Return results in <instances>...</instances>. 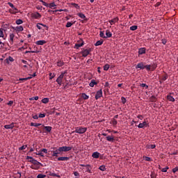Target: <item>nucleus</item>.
I'll use <instances>...</instances> for the list:
<instances>
[{"instance_id": "f257e3e1", "label": "nucleus", "mask_w": 178, "mask_h": 178, "mask_svg": "<svg viewBox=\"0 0 178 178\" xmlns=\"http://www.w3.org/2000/svg\"><path fill=\"white\" fill-rule=\"evenodd\" d=\"M53 151H51V156H55L56 158H58L59 155H62V150L60 147L56 148V147H52Z\"/></svg>"}, {"instance_id": "f03ea898", "label": "nucleus", "mask_w": 178, "mask_h": 178, "mask_svg": "<svg viewBox=\"0 0 178 178\" xmlns=\"http://www.w3.org/2000/svg\"><path fill=\"white\" fill-rule=\"evenodd\" d=\"M87 131V127H77L72 133H77L78 134H84Z\"/></svg>"}, {"instance_id": "7ed1b4c3", "label": "nucleus", "mask_w": 178, "mask_h": 178, "mask_svg": "<svg viewBox=\"0 0 178 178\" xmlns=\"http://www.w3.org/2000/svg\"><path fill=\"white\" fill-rule=\"evenodd\" d=\"M66 72H62L61 74L57 78L56 83L58 86H62V81H63V77H65V74H66Z\"/></svg>"}, {"instance_id": "20e7f679", "label": "nucleus", "mask_w": 178, "mask_h": 178, "mask_svg": "<svg viewBox=\"0 0 178 178\" xmlns=\"http://www.w3.org/2000/svg\"><path fill=\"white\" fill-rule=\"evenodd\" d=\"M60 149H61V152H69V151H72V147L70 146H63V147H60Z\"/></svg>"}, {"instance_id": "39448f33", "label": "nucleus", "mask_w": 178, "mask_h": 178, "mask_svg": "<svg viewBox=\"0 0 178 178\" xmlns=\"http://www.w3.org/2000/svg\"><path fill=\"white\" fill-rule=\"evenodd\" d=\"M90 52H91V49H86L81 51L82 56H83V58L88 56V55H90Z\"/></svg>"}, {"instance_id": "423d86ee", "label": "nucleus", "mask_w": 178, "mask_h": 178, "mask_svg": "<svg viewBox=\"0 0 178 178\" xmlns=\"http://www.w3.org/2000/svg\"><path fill=\"white\" fill-rule=\"evenodd\" d=\"M136 69H140V70H144L145 69V65H144V63L141 62L136 65Z\"/></svg>"}, {"instance_id": "0eeeda50", "label": "nucleus", "mask_w": 178, "mask_h": 178, "mask_svg": "<svg viewBox=\"0 0 178 178\" xmlns=\"http://www.w3.org/2000/svg\"><path fill=\"white\" fill-rule=\"evenodd\" d=\"M101 97H102V89H100L99 90H98L96 93L95 95V99H99V98H101Z\"/></svg>"}, {"instance_id": "6e6552de", "label": "nucleus", "mask_w": 178, "mask_h": 178, "mask_svg": "<svg viewBox=\"0 0 178 178\" xmlns=\"http://www.w3.org/2000/svg\"><path fill=\"white\" fill-rule=\"evenodd\" d=\"M147 126H149L148 123H147V122L144 121L143 122L140 123L138 125V129H143V127H147Z\"/></svg>"}, {"instance_id": "1a4fd4ad", "label": "nucleus", "mask_w": 178, "mask_h": 178, "mask_svg": "<svg viewBox=\"0 0 178 178\" xmlns=\"http://www.w3.org/2000/svg\"><path fill=\"white\" fill-rule=\"evenodd\" d=\"M99 155H101L99 152H95L92 154V158H94L95 159H98V158H99Z\"/></svg>"}, {"instance_id": "9d476101", "label": "nucleus", "mask_w": 178, "mask_h": 178, "mask_svg": "<svg viewBox=\"0 0 178 178\" xmlns=\"http://www.w3.org/2000/svg\"><path fill=\"white\" fill-rule=\"evenodd\" d=\"M15 127V123L13 122L10 124H6L4 126V128L6 129L7 130H9V129H12Z\"/></svg>"}, {"instance_id": "9b49d317", "label": "nucleus", "mask_w": 178, "mask_h": 178, "mask_svg": "<svg viewBox=\"0 0 178 178\" xmlns=\"http://www.w3.org/2000/svg\"><path fill=\"white\" fill-rule=\"evenodd\" d=\"M106 140L109 141L110 143H113L115 141V137L113 136H108L106 137Z\"/></svg>"}, {"instance_id": "f8f14e48", "label": "nucleus", "mask_w": 178, "mask_h": 178, "mask_svg": "<svg viewBox=\"0 0 178 178\" xmlns=\"http://www.w3.org/2000/svg\"><path fill=\"white\" fill-rule=\"evenodd\" d=\"M77 16H79V17H80L81 19H85L86 22H87L88 20V19H87V17H86V15L83 13H78Z\"/></svg>"}, {"instance_id": "ddd939ff", "label": "nucleus", "mask_w": 178, "mask_h": 178, "mask_svg": "<svg viewBox=\"0 0 178 178\" xmlns=\"http://www.w3.org/2000/svg\"><path fill=\"white\" fill-rule=\"evenodd\" d=\"M69 159H70V158L67 157V156H60V157H58L57 159V161H69Z\"/></svg>"}, {"instance_id": "4468645a", "label": "nucleus", "mask_w": 178, "mask_h": 178, "mask_svg": "<svg viewBox=\"0 0 178 178\" xmlns=\"http://www.w3.org/2000/svg\"><path fill=\"white\" fill-rule=\"evenodd\" d=\"M119 22V17H116L114 19L109 21V23L111 24H115V23H118Z\"/></svg>"}, {"instance_id": "2eb2a0df", "label": "nucleus", "mask_w": 178, "mask_h": 178, "mask_svg": "<svg viewBox=\"0 0 178 178\" xmlns=\"http://www.w3.org/2000/svg\"><path fill=\"white\" fill-rule=\"evenodd\" d=\"M42 127H44L47 133H51V131H52V127H46L45 125L42 124Z\"/></svg>"}, {"instance_id": "dca6fc26", "label": "nucleus", "mask_w": 178, "mask_h": 178, "mask_svg": "<svg viewBox=\"0 0 178 178\" xmlns=\"http://www.w3.org/2000/svg\"><path fill=\"white\" fill-rule=\"evenodd\" d=\"M32 17H33V19H40L41 17V14H40V13H35L32 14Z\"/></svg>"}, {"instance_id": "f3484780", "label": "nucleus", "mask_w": 178, "mask_h": 178, "mask_svg": "<svg viewBox=\"0 0 178 178\" xmlns=\"http://www.w3.org/2000/svg\"><path fill=\"white\" fill-rule=\"evenodd\" d=\"M146 49L145 47L140 48L138 50V54L139 55H144L145 54Z\"/></svg>"}, {"instance_id": "a211bd4d", "label": "nucleus", "mask_w": 178, "mask_h": 178, "mask_svg": "<svg viewBox=\"0 0 178 178\" xmlns=\"http://www.w3.org/2000/svg\"><path fill=\"white\" fill-rule=\"evenodd\" d=\"M36 45H44V44H47L46 40H38L35 42Z\"/></svg>"}, {"instance_id": "6ab92c4d", "label": "nucleus", "mask_w": 178, "mask_h": 178, "mask_svg": "<svg viewBox=\"0 0 178 178\" xmlns=\"http://www.w3.org/2000/svg\"><path fill=\"white\" fill-rule=\"evenodd\" d=\"M104 44V40L101 39L100 40H98L95 44V47H99V45H102Z\"/></svg>"}, {"instance_id": "aec40b11", "label": "nucleus", "mask_w": 178, "mask_h": 178, "mask_svg": "<svg viewBox=\"0 0 178 178\" xmlns=\"http://www.w3.org/2000/svg\"><path fill=\"white\" fill-rule=\"evenodd\" d=\"M106 38H111V37H112V33L111 32V31L108 29L106 31Z\"/></svg>"}, {"instance_id": "412c9836", "label": "nucleus", "mask_w": 178, "mask_h": 178, "mask_svg": "<svg viewBox=\"0 0 178 178\" xmlns=\"http://www.w3.org/2000/svg\"><path fill=\"white\" fill-rule=\"evenodd\" d=\"M83 45H84V42H82L81 43H76L75 44L74 48H76V49H79V48L83 47Z\"/></svg>"}, {"instance_id": "4be33fe9", "label": "nucleus", "mask_w": 178, "mask_h": 178, "mask_svg": "<svg viewBox=\"0 0 178 178\" xmlns=\"http://www.w3.org/2000/svg\"><path fill=\"white\" fill-rule=\"evenodd\" d=\"M167 99L170 102H175V99L173 98V96H171L170 95H167Z\"/></svg>"}, {"instance_id": "5701e85b", "label": "nucleus", "mask_w": 178, "mask_h": 178, "mask_svg": "<svg viewBox=\"0 0 178 178\" xmlns=\"http://www.w3.org/2000/svg\"><path fill=\"white\" fill-rule=\"evenodd\" d=\"M137 29H138V26L136 25H134L130 26L129 30H131V31H136V30H137Z\"/></svg>"}, {"instance_id": "b1692460", "label": "nucleus", "mask_w": 178, "mask_h": 178, "mask_svg": "<svg viewBox=\"0 0 178 178\" xmlns=\"http://www.w3.org/2000/svg\"><path fill=\"white\" fill-rule=\"evenodd\" d=\"M63 65H65V63L62 60H58L57 62V66H58V67H62V66H63Z\"/></svg>"}, {"instance_id": "393cba45", "label": "nucleus", "mask_w": 178, "mask_h": 178, "mask_svg": "<svg viewBox=\"0 0 178 178\" xmlns=\"http://www.w3.org/2000/svg\"><path fill=\"white\" fill-rule=\"evenodd\" d=\"M90 87H94V86H97V82L95 80L92 79L89 84Z\"/></svg>"}, {"instance_id": "a878e982", "label": "nucleus", "mask_w": 178, "mask_h": 178, "mask_svg": "<svg viewBox=\"0 0 178 178\" xmlns=\"http://www.w3.org/2000/svg\"><path fill=\"white\" fill-rule=\"evenodd\" d=\"M168 74H165L164 75L162 76L161 80L162 81H166L168 80Z\"/></svg>"}, {"instance_id": "bb28decb", "label": "nucleus", "mask_w": 178, "mask_h": 178, "mask_svg": "<svg viewBox=\"0 0 178 178\" xmlns=\"http://www.w3.org/2000/svg\"><path fill=\"white\" fill-rule=\"evenodd\" d=\"M31 126H33L34 127H38V126H42V124L31 122Z\"/></svg>"}, {"instance_id": "cd10ccee", "label": "nucleus", "mask_w": 178, "mask_h": 178, "mask_svg": "<svg viewBox=\"0 0 178 178\" xmlns=\"http://www.w3.org/2000/svg\"><path fill=\"white\" fill-rule=\"evenodd\" d=\"M81 98H83V99H88L90 97L87 95L86 93H82Z\"/></svg>"}, {"instance_id": "c85d7f7f", "label": "nucleus", "mask_w": 178, "mask_h": 178, "mask_svg": "<svg viewBox=\"0 0 178 178\" xmlns=\"http://www.w3.org/2000/svg\"><path fill=\"white\" fill-rule=\"evenodd\" d=\"M42 104H48V102H49V98H44L42 99Z\"/></svg>"}, {"instance_id": "c756f323", "label": "nucleus", "mask_w": 178, "mask_h": 178, "mask_svg": "<svg viewBox=\"0 0 178 178\" xmlns=\"http://www.w3.org/2000/svg\"><path fill=\"white\" fill-rule=\"evenodd\" d=\"M13 38H15V34H10V42H12V44H13Z\"/></svg>"}, {"instance_id": "7c9ffc66", "label": "nucleus", "mask_w": 178, "mask_h": 178, "mask_svg": "<svg viewBox=\"0 0 178 178\" xmlns=\"http://www.w3.org/2000/svg\"><path fill=\"white\" fill-rule=\"evenodd\" d=\"M149 100L151 101V102H155L156 101V97L152 95L149 97Z\"/></svg>"}, {"instance_id": "2f4dec72", "label": "nucleus", "mask_w": 178, "mask_h": 178, "mask_svg": "<svg viewBox=\"0 0 178 178\" xmlns=\"http://www.w3.org/2000/svg\"><path fill=\"white\" fill-rule=\"evenodd\" d=\"M16 31H23L24 29L22 26H18L15 28Z\"/></svg>"}, {"instance_id": "473e14b6", "label": "nucleus", "mask_w": 178, "mask_h": 178, "mask_svg": "<svg viewBox=\"0 0 178 178\" xmlns=\"http://www.w3.org/2000/svg\"><path fill=\"white\" fill-rule=\"evenodd\" d=\"M56 6V4H55V2L49 3L48 8H50V9H52V8H55Z\"/></svg>"}, {"instance_id": "72a5a7b5", "label": "nucleus", "mask_w": 178, "mask_h": 178, "mask_svg": "<svg viewBox=\"0 0 178 178\" xmlns=\"http://www.w3.org/2000/svg\"><path fill=\"white\" fill-rule=\"evenodd\" d=\"M99 37L101 38H106V36L105 35V33H104V31H100L99 33Z\"/></svg>"}, {"instance_id": "f704fd0d", "label": "nucleus", "mask_w": 178, "mask_h": 178, "mask_svg": "<svg viewBox=\"0 0 178 178\" xmlns=\"http://www.w3.org/2000/svg\"><path fill=\"white\" fill-rule=\"evenodd\" d=\"M8 5H9L10 7L12 8V9H14V10H17V8H16L15 7V6L13 5V3H10V2H8Z\"/></svg>"}, {"instance_id": "c9c22d12", "label": "nucleus", "mask_w": 178, "mask_h": 178, "mask_svg": "<svg viewBox=\"0 0 178 178\" xmlns=\"http://www.w3.org/2000/svg\"><path fill=\"white\" fill-rule=\"evenodd\" d=\"M109 67H110L109 64H106V65L104 66V70H105L106 72H108V70H109Z\"/></svg>"}, {"instance_id": "e433bc0d", "label": "nucleus", "mask_w": 178, "mask_h": 178, "mask_svg": "<svg viewBox=\"0 0 178 178\" xmlns=\"http://www.w3.org/2000/svg\"><path fill=\"white\" fill-rule=\"evenodd\" d=\"M5 35H3V29L1 28L0 29V38H3Z\"/></svg>"}, {"instance_id": "4c0bfd02", "label": "nucleus", "mask_w": 178, "mask_h": 178, "mask_svg": "<svg viewBox=\"0 0 178 178\" xmlns=\"http://www.w3.org/2000/svg\"><path fill=\"white\" fill-rule=\"evenodd\" d=\"M156 67H157L156 64H152L151 65V70H152V72H154V70H155V69H156Z\"/></svg>"}, {"instance_id": "58836bf2", "label": "nucleus", "mask_w": 178, "mask_h": 178, "mask_svg": "<svg viewBox=\"0 0 178 178\" xmlns=\"http://www.w3.org/2000/svg\"><path fill=\"white\" fill-rule=\"evenodd\" d=\"M99 170H102V172H105V170H106V168L105 167V165H101L99 168Z\"/></svg>"}, {"instance_id": "ea45409f", "label": "nucleus", "mask_w": 178, "mask_h": 178, "mask_svg": "<svg viewBox=\"0 0 178 178\" xmlns=\"http://www.w3.org/2000/svg\"><path fill=\"white\" fill-rule=\"evenodd\" d=\"M145 69H146V70H147V72H149V70H151V65H145Z\"/></svg>"}, {"instance_id": "a19ab883", "label": "nucleus", "mask_w": 178, "mask_h": 178, "mask_svg": "<svg viewBox=\"0 0 178 178\" xmlns=\"http://www.w3.org/2000/svg\"><path fill=\"white\" fill-rule=\"evenodd\" d=\"M33 165H41V163H40L38 161L34 159L33 161Z\"/></svg>"}, {"instance_id": "79ce46f5", "label": "nucleus", "mask_w": 178, "mask_h": 178, "mask_svg": "<svg viewBox=\"0 0 178 178\" xmlns=\"http://www.w3.org/2000/svg\"><path fill=\"white\" fill-rule=\"evenodd\" d=\"M111 124H113V126H116V124H118V120H115V118H113L111 121Z\"/></svg>"}, {"instance_id": "37998d69", "label": "nucleus", "mask_w": 178, "mask_h": 178, "mask_svg": "<svg viewBox=\"0 0 178 178\" xmlns=\"http://www.w3.org/2000/svg\"><path fill=\"white\" fill-rule=\"evenodd\" d=\"M168 169H169V167L166 166L165 168L161 169V172H163V173H166Z\"/></svg>"}, {"instance_id": "c03bdc74", "label": "nucleus", "mask_w": 178, "mask_h": 178, "mask_svg": "<svg viewBox=\"0 0 178 178\" xmlns=\"http://www.w3.org/2000/svg\"><path fill=\"white\" fill-rule=\"evenodd\" d=\"M38 96H36V97H31V98H29V101H34V99H35V101H38Z\"/></svg>"}, {"instance_id": "a18cd8bd", "label": "nucleus", "mask_w": 178, "mask_h": 178, "mask_svg": "<svg viewBox=\"0 0 178 178\" xmlns=\"http://www.w3.org/2000/svg\"><path fill=\"white\" fill-rule=\"evenodd\" d=\"M45 177H47V175H43V174H39L37 176V178H45Z\"/></svg>"}, {"instance_id": "49530a36", "label": "nucleus", "mask_w": 178, "mask_h": 178, "mask_svg": "<svg viewBox=\"0 0 178 178\" xmlns=\"http://www.w3.org/2000/svg\"><path fill=\"white\" fill-rule=\"evenodd\" d=\"M16 24H23V20L19 19L16 20Z\"/></svg>"}, {"instance_id": "de8ad7c7", "label": "nucleus", "mask_w": 178, "mask_h": 178, "mask_svg": "<svg viewBox=\"0 0 178 178\" xmlns=\"http://www.w3.org/2000/svg\"><path fill=\"white\" fill-rule=\"evenodd\" d=\"M27 148V145H22V147H19V151H23V149H26Z\"/></svg>"}, {"instance_id": "09e8293b", "label": "nucleus", "mask_w": 178, "mask_h": 178, "mask_svg": "<svg viewBox=\"0 0 178 178\" xmlns=\"http://www.w3.org/2000/svg\"><path fill=\"white\" fill-rule=\"evenodd\" d=\"M67 10L60 9V10H56L53 11V13H56V12H66Z\"/></svg>"}, {"instance_id": "8fccbe9b", "label": "nucleus", "mask_w": 178, "mask_h": 178, "mask_svg": "<svg viewBox=\"0 0 178 178\" xmlns=\"http://www.w3.org/2000/svg\"><path fill=\"white\" fill-rule=\"evenodd\" d=\"M38 51H25V54H37Z\"/></svg>"}, {"instance_id": "3c124183", "label": "nucleus", "mask_w": 178, "mask_h": 178, "mask_svg": "<svg viewBox=\"0 0 178 178\" xmlns=\"http://www.w3.org/2000/svg\"><path fill=\"white\" fill-rule=\"evenodd\" d=\"M80 166H82V168H91V165H89V164H87V165L80 164Z\"/></svg>"}, {"instance_id": "603ef678", "label": "nucleus", "mask_w": 178, "mask_h": 178, "mask_svg": "<svg viewBox=\"0 0 178 178\" xmlns=\"http://www.w3.org/2000/svg\"><path fill=\"white\" fill-rule=\"evenodd\" d=\"M72 26H73V23L70 22H67L66 27L69 28V27H72Z\"/></svg>"}, {"instance_id": "864d4df0", "label": "nucleus", "mask_w": 178, "mask_h": 178, "mask_svg": "<svg viewBox=\"0 0 178 178\" xmlns=\"http://www.w3.org/2000/svg\"><path fill=\"white\" fill-rule=\"evenodd\" d=\"M36 155H40V156L44 157V153L40 150L38 153H35Z\"/></svg>"}, {"instance_id": "5fc2aeb1", "label": "nucleus", "mask_w": 178, "mask_h": 178, "mask_svg": "<svg viewBox=\"0 0 178 178\" xmlns=\"http://www.w3.org/2000/svg\"><path fill=\"white\" fill-rule=\"evenodd\" d=\"M72 5H73L74 7L76 8V9H80V6H79V4L73 3Z\"/></svg>"}, {"instance_id": "6e6d98bb", "label": "nucleus", "mask_w": 178, "mask_h": 178, "mask_svg": "<svg viewBox=\"0 0 178 178\" xmlns=\"http://www.w3.org/2000/svg\"><path fill=\"white\" fill-rule=\"evenodd\" d=\"M51 176H53V177H60V175H57L56 173H51Z\"/></svg>"}, {"instance_id": "4d7b16f0", "label": "nucleus", "mask_w": 178, "mask_h": 178, "mask_svg": "<svg viewBox=\"0 0 178 178\" xmlns=\"http://www.w3.org/2000/svg\"><path fill=\"white\" fill-rule=\"evenodd\" d=\"M5 47V43L0 41V49H2Z\"/></svg>"}, {"instance_id": "13d9d810", "label": "nucleus", "mask_w": 178, "mask_h": 178, "mask_svg": "<svg viewBox=\"0 0 178 178\" xmlns=\"http://www.w3.org/2000/svg\"><path fill=\"white\" fill-rule=\"evenodd\" d=\"M161 42L162 44H163V45H166V42H168V40H166V39H162Z\"/></svg>"}, {"instance_id": "bf43d9fd", "label": "nucleus", "mask_w": 178, "mask_h": 178, "mask_svg": "<svg viewBox=\"0 0 178 178\" xmlns=\"http://www.w3.org/2000/svg\"><path fill=\"white\" fill-rule=\"evenodd\" d=\"M121 101L122 102V104H126V98H124V97H121Z\"/></svg>"}, {"instance_id": "052dcab7", "label": "nucleus", "mask_w": 178, "mask_h": 178, "mask_svg": "<svg viewBox=\"0 0 178 178\" xmlns=\"http://www.w3.org/2000/svg\"><path fill=\"white\" fill-rule=\"evenodd\" d=\"M140 87H143V88H148V85L145 84V83H141L140 84Z\"/></svg>"}, {"instance_id": "680f3d73", "label": "nucleus", "mask_w": 178, "mask_h": 178, "mask_svg": "<svg viewBox=\"0 0 178 178\" xmlns=\"http://www.w3.org/2000/svg\"><path fill=\"white\" fill-rule=\"evenodd\" d=\"M42 5L44 6H46V8H48V6H49V4L48 3H46L45 1H42Z\"/></svg>"}, {"instance_id": "e2e57ef3", "label": "nucleus", "mask_w": 178, "mask_h": 178, "mask_svg": "<svg viewBox=\"0 0 178 178\" xmlns=\"http://www.w3.org/2000/svg\"><path fill=\"white\" fill-rule=\"evenodd\" d=\"M176 172H178V167L177 166L172 169V172L173 173H176Z\"/></svg>"}, {"instance_id": "0e129e2a", "label": "nucleus", "mask_w": 178, "mask_h": 178, "mask_svg": "<svg viewBox=\"0 0 178 178\" xmlns=\"http://www.w3.org/2000/svg\"><path fill=\"white\" fill-rule=\"evenodd\" d=\"M41 152H44V154H47L48 150L47 149H40Z\"/></svg>"}, {"instance_id": "69168bd1", "label": "nucleus", "mask_w": 178, "mask_h": 178, "mask_svg": "<svg viewBox=\"0 0 178 178\" xmlns=\"http://www.w3.org/2000/svg\"><path fill=\"white\" fill-rule=\"evenodd\" d=\"M44 117H45V113H40V114H39V118H44Z\"/></svg>"}, {"instance_id": "338daca9", "label": "nucleus", "mask_w": 178, "mask_h": 178, "mask_svg": "<svg viewBox=\"0 0 178 178\" xmlns=\"http://www.w3.org/2000/svg\"><path fill=\"white\" fill-rule=\"evenodd\" d=\"M86 172H88V173H92L91 169H90V167H86Z\"/></svg>"}, {"instance_id": "774afa93", "label": "nucleus", "mask_w": 178, "mask_h": 178, "mask_svg": "<svg viewBox=\"0 0 178 178\" xmlns=\"http://www.w3.org/2000/svg\"><path fill=\"white\" fill-rule=\"evenodd\" d=\"M145 161H147V162H149V161H151V158H149L148 156H145Z\"/></svg>"}]
</instances>
